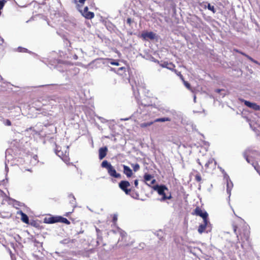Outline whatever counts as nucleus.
Here are the masks:
<instances>
[{"label":"nucleus","mask_w":260,"mask_h":260,"mask_svg":"<svg viewBox=\"0 0 260 260\" xmlns=\"http://www.w3.org/2000/svg\"><path fill=\"white\" fill-rule=\"evenodd\" d=\"M232 228L234 233L237 235L238 240L241 243V247L246 249L250 246V231L246 226H241L237 222H233Z\"/></svg>","instance_id":"1"},{"label":"nucleus","mask_w":260,"mask_h":260,"mask_svg":"<svg viewBox=\"0 0 260 260\" xmlns=\"http://www.w3.org/2000/svg\"><path fill=\"white\" fill-rule=\"evenodd\" d=\"M55 153L66 164L68 165L70 164L69 147L63 146L62 147L57 146L55 149Z\"/></svg>","instance_id":"2"},{"label":"nucleus","mask_w":260,"mask_h":260,"mask_svg":"<svg viewBox=\"0 0 260 260\" xmlns=\"http://www.w3.org/2000/svg\"><path fill=\"white\" fill-rule=\"evenodd\" d=\"M154 189L157 191L158 194L161 196L162 197L160 199L161 202H164L167 199H171L172 198L171 193L170 192L169 195H167L165 193L166 190H168V187L165 185H156L153 187Z\"/></svg>","instance_id":"3"},{"label":"nucleus","mask_w":260,"mask_h":260,"mask_svg":"<svg viewBox=\"0 0 260 260\" xmlns=\"http://www.w3.org/2000/svg\"><path fill=\"white\" fill-rule=\"evenodd\" d=\"M140 37L145 41L150 40L158 41L159 39V36L152 31H143L141 34Z\"/></svg>","instance_id":"4"},{"label":"nucleus","mask_w":260,"mask_h":260,"mask_svg":"<svg viewBox=\"0 0 260 260\" xmlns=\"http://www.w3.org/2000/svg\"><path fill=\"white\" fill-rule=\"evenodd\" d=\"M92 63L95 64V65H109V64L111 65H119L118 62L113 61L111 59L102 58L94 60L92 61Z\"/></svg>","instance_id":"5"},{"label":"nucleus","mask_w":260,"mask_h":260,"mask_svg":"<svg viewBox=\"0 0 260 260\" xmlns=\"http://www.w3.org/2000/svg\"><path fill=\"white\" fill-rule=\"evenodd\" d=\"M130 186V183L128 181L122 180L119 183V188L123 191L126 194L130 193L131 188H128Z\"/></svg>","instance_id":"6"},{"label":"nucleus","mask_w":260,"mask_h":260,"mask_svg":"<svg viewBox=\"0 0 260 260\" xmlns=\"http://www.w3.org/2000/svg\"><path fill=\"white\" fill-rule=\"evenodd\" d=\"M79 12L83 17L87 19H91L94 16L93 12L88 11V8L87 6L85 7L83 10H79Z\"/></svg>","instance_id":"7"},{"label":"nucleus","mask_w":260,"mask_h":260,"mask_svg":"<svg viewBox=\"0 0 260 260\" xmlns=\"http://www.w3.org/2000/svg\"><path fill=\"white\" fill-rule=\"evenodd\" d=\"M192 215L199 216L202 217L203 219L208 218V213L206 212H203L199 207H197L192 213Z\"/></svg>","instance_id":"8"},{"label":"nucleus","mask_w":260,"mask_h":260,"mask_svg":"<svg viewBox=\"0 0 260 260\" xmlns=\"http://www.w3.org/2000/svg\"><path fill=\"white\" fill-rule=\"evenodd\" d=\"M200 6L204 9H208L209 10L212 11L214 14L216 12V9L215 8L214 6L213 5H211L207 2H203L200 4Z\"/></svg>","instance_id":"9"},{"label":"nucleus","mask_w":260,"mask_h":260,"mask_svg":"<svg viewBox=\"0 0 260 260\" xmlns=\"http://www.w3.org/2000/svg\"><path fill=\"white\" fill-rule=\"evenodd\" d=\"M144 178L146 183L149 186L154 184L156 182L155 179H153L152 176L150 174H145Z\"/></svg>","instance_id":"10"},{"label":"nucleus","mask_w":260,"mask_h":260,"mask_svg":"<svg viewBox=\"0 0 260 260\" xmlns=\"http://www.w3.org/2000/svg\"><path fill=\"white\" fill-rule=\"evenodd\" d=\"M216 162L213 158H210L205 164V167L207 169L213 170L215 168Z\"/></svg>","instance_id":"11"},{"label":"nucleus","mask_w":260,"mask_h":260,"mask_svg":"<svg viewBox=\"0 0 260 260\" xmlns=\"http://www.w3.org/2000/svg\"><path fill=\"white\" fill-rule=\"evenodd\" d=\"M208 223V218H205V219H203V223L200 224L198 228V232L200 234H202L203 232H205V231L207 228Z\"/></svg>","instance_id":"12"},{"label":"nucleus","mask_w":260,"mask_h":260,"mask_svg":"<svg viewBox=\"0 0 260 260\" xmlns=\"http://www.w3.org/2000/svg\"><path fill=\"white\" fill-rule=\"evenodd\" d=\"M107 171L108 174L112 177H113L116 178H118L120 177V174L119 173H117L115 169L112 166H111Z\"/></svg>","instance_id":"13"},{"label":"nucleus","mask_w":260,"mask_h":260,"mask_svg":"<svg viewBox=\"0 0 260 260\" xmlns=\"http://www.w3.org/2000/svg\"><path fill=\"white\" fill-rule=\"evenodd\" d=\"M108 148L107 147H103L100 148L99 150V157L100 159H103L107 155Z\"/></svg>","instance_id":"14"},{"label":"nucleus","mask_w":260,"mask_h":260,"mask_svg":"<svg viewBox=\"0 0 260 260\" xmlns=\"http://www.w3.org/2000/svg\"><path fill=\"white\" fill-rule=\"evenodd\" d=\"M59 216H51L45 218V222L47 223H54L59 222Z\"/></svg>","instance_id":"15"},{"label":"nucleus","mask_w":260,"mask_h":260,"mask_svg":"<svg viewBox=\"0 0 260 260\" xmlns=\"http://www.w3.org/2000/svg\"><path fill=\"white\" fill-rule=\"evenodd\" d=\"M17 214L20 215L21 220L23 222L26 224L29 223L28 217L25 213L23 212L22 211H19V212H18Z\"/></svg>","instance_id":"16"},{"label":"nucleus","mask_w":260,"mask_h":260,"mask_svg":"<svg viewBox=\"0 0 260 260\" xmlns=\"http://www.w3.org/2000/svg\"><path fill=\"white\" fill-rule=\"evenodd\" d=\"M123 173L127 177H131L133 175L132 170L129 167L125 165H123Z\"/></svg>","instance_id":"17"},{"label":"nucleus","mask_w":260,"mask_h":260,"mask_svg":"<svg viewBox=\"0 0 260 260\" xmlns=\"http://www.w3.org/2000/svg\"><path fill=\"white\" fill-rule=\"evenodd\" d=\"M191 24L193 27H194L196 28H198L199 27H200V25H199L198 21L201 22V19L200 18H199L198 17L196 16L194 19H193V18L191 19Z\"/></svg>","instance_id":"18"},{"label":"nucleus","mask_w":260,"mask_h":260,"mask_svg":"<svg viewBox=\"0 0 260 260\" xmlns=\"http://www.w3.org/2000/svg\"><path fill=\"white\" fill-rule=\"evenodd\" d=\"M128 195H129L132 198L135 199H139V194L138 191L135 190V189L131 188L130 193Z\"/></svg>","instance_id":"19"},{"label":"nucleus","mask_w":260,"mask_h":260,"mask_svg":"<svg viewBox=\"0 0 260 260\" xmlns=\"http://www.w3.org/2000/svg\"><path fill=\"white\" fill-rule=\"evenodd\" d=\"M17 50L19 52H25L34 55H36V53L31 52V51L28 50L27 49L25 48H23L22 47H18L17 49Z\"/></svg>","instance_id":"20"},{"label":"nucleus","mask_w":260,"mask_h":260,"mask_svg":"<svg viewBox=\"0 0 260 260\" xmlns=\"http://www.w3.org/2000/svg\"><path fill=\"white\" fill-rule=\"evenodd\" d=\"M127 71V68L125 66H122L119 68L117 71V73L120 75H126L125 73Z\"/></svg>","instance_id":"21"},{"label":"nucleus","mask_w":260,"mask_h":260,"mask_svg":"<svg viewBox=\"0 0 260 260\" xmlns=\"http://www.w3.org/2000/svg\"><path fill=\"white\" fill-rule=\"evenodd\" d=\"M178 76H179L180 78L183 80V83H184V84L185 85V86L189 90H191V86L190 85V84L187 82V81H185V80H184L183 79V76L181 75V73L180 72H179L177 74Z\"/></svg>","instance_id":"22"},{"label":"nucleus","mask_w":260,"mask_h":260,"mask_svg":"<svg viewBox=\"0 0 260 260\" xmlns=\"http://www.w3.org/2000/svg\"><path fill=\"white\" fill-rule=\"evenodd\" d=\"M236 51L238 52H239V53H241L242 55H244L248 59L250 60L252 62L257 64L258 65H260V63H259L256 60H254V59H253L252 58H251V57L248 56V55H246L244 53H242L240 51H239L238 50H236Z\"/></svg>","instance_id":"23"},{"label":"nucleus","mask_w":260,"mask_h":260,"mask_svg":"<svg viewBox=\"0 0 260 260\" xmlns=\"http://www.w3.org/2000/svg\"><path fill=\"white\" fill-rule=\"evenodd\" d=\"M105 26L107 29L110 31L114 30V28L115 27L111 22H106Z\"/></svg>","instance_id":"24"},{"label":"nucleus","mask_w":260,"mask_h":260,"mask_svg":"<svg viewBox=\"0 0 260 260\" xmlns=\"http://www.w3.org/2000/svg\"><path fill=\"white\" fill-rule=\"evenodd\" d=\"M171 120V118L169 117H163V118H159L156 119L154 122H165V121H170Z\"/></svg>","instance_id":"25"},{"label":"nucleus","mask_w":260,"mask_h":260,"mask_svg":"<svg viewBox=\"0 0 260 260\" xmlns=\"http://www.w3.org/2000/svg\"><path fill=\"white\" fill-rule=\"evenodd\" d=\"M154 123V121L144 122V123H141L140 124V126L141 128H145V127H148V126H149L152 125Z\"/></svg>","instance_id":"26"},{"label":"nucleus","mask_w":260,"mask_h":260,"mask_svg":"<svg viewBox=\"0 0 260 260\" xmlns=\"http://www.w3.org/2000/svg\"><path fill=\"white\" fill-rule=\"evenodd\" d=\"M101 166L103 168H105L108 170L112 165H111V164L108 162L107 160H104L102 162Z\"/></svg>","instance_id":"27"},{"label":"nucleus","mask_w":260,"mask_h":260,"mask_svg":"<svg viewBox=\"0 0 260 260\" xmlns=\"http://www.w3.org/2000/svg\"><path fill=\"white\" fill-rule=\"evenodd\" d=\"M59 222H62L66 223L68 225L70 224V222L66 218L59 216Z\"/></svg>","instance_id":"28"},{"label":"nucleus","mask_w":260,"mask_h":260,"mask_svg":"<svg viewBox=\"0 0 260 260\" xmlns=\"http://www.w3.org/2000/svg\"><path fill=\"white\" fill-rule=\"evenodd\" d=\"M250 108H252L254 110L258 111L260 110V106L257 105L256 103H253L250 107Z\"/></svg>","instance_id":"29"},{"label":"nucleus","mask_w":260,"mask_h":260,"mask_svg":"<svg viewBox=\"0 0 260 260\" xmlns=\"http://www.w3.org/2000/svg\"><path fill=\"white\" fill-rule=\"evenodd\" d=\"M195 180L197 182H200L202 180V177L199 174H197L195 175Z\"/></svg>","instance_id":"30"},{"label":"nucleus","mask_w":260,"mask_h":260,"mask_svg":"<svg viewBox=\"0 0 260 260\" xmlns=\"http://www.w3.org/2000/svg\"><path fill=\"white\" fill-rule=\"evenodd\" d=\"M133 168L134 171L135 172H136V171H137L138 170H139L140 166H139V165L138 164H136L135 165L133 166Z\"/></svg>","instance_id":"31"},{"label":"nucleus","mask_w":260,"mask_h":260,"mask_svg":"<svg viewBox=\"0 0 260 260\" xmlns=\"http://www.w3.org/2000/svg\"><path fill=\"white\" fill-rule=\"evenodd\" d=\"M252 103H251V102H249V101H244V104H245L246 106H247V107H249V108H250V107H251V106L252 105Z\"/></svg>","instance_id":"32"},{"label":"nucleus","mask_w":260,"mask_h":260,"mask_svg":"<svg viewBox=\"0 0 260 260\" xmlns=\"http://www.w3.org/2000/svg\"><path fill=\"white\" fill-rule=\"evenodd\" d=\"M38 16H39L41 19H43V20H46V21L48 20L47 17L45 16V15H44L38 14Z\"/></svg>","instance_id":"33"},{"label":"nucleus","mask_w":260,"mask_h":260,"mask_svg":"<svg viewBox=\"0 0 260 260\" xmlns=\"http://www.w3.org/2000/svg\"><path fill=\"white\" fill-rule=\"evenodd\" d=\"M133 22V20L131 18H128L126 20V23L131 25V23Z\"/></svg>","instance_id":"34"},{"label":"nucleus","mask_w":260,"mask_h":260,"mask_svg":"<svg viewBox=\"0 0 260 260\" xmlns=\"http://www.w3.org/2000/svg\"><path fill=\"white\" fill-rule=\"evenodd\" d=\"M5 124L6 125H8V126H10L12 124L11 121L9 119L6 120Z\"/></svg>","instance_id":"35"},{"label":"nucleus","mask_w":260,"mask_h":260,"mask_svg":"<svg viewBox=\"0 0 260 260\" xmlns=\"http://www.w3.org/2000/svg\"><path fill=\"white\" fill-rule=\"evenodd\" d=\"M134 185L136 188H138V180L136 179L134 181Z\"/></svg>","instance_id":"36"},{"label":"nucleus","mask_w":260,"mask_h":260,"mask_svg":"<svg viewBox=\"0 0 260 260\" xmlns=\"http://www.w3.org/2000/svg\"><path fill=\"white\" fill-rule=\"evenodd\" d=\"M227 191H228V193L229 194H231V189H230V187L229 186V183L227 184Z\"/></svg>","instance_id":"37"},{"label":"nucleus","mask_w":260,"mask_h":260,"mask_svg":"<svg viewBox=\"0 0 260 260\" xmlns=\"http://www.w3.org/2000/svg\"><path fill=\"white\" fill-rule=\"evenodd\" d=\"M117 220V217L116 215H114L113 217V219H112V221L114 223H115Z\"/></svg>","instance_id":"38"},{"label":"nucleus","mask_w":260,"mask_h":260,"mask_svg":"<svg viewBox=\"0 0 260 260\" xmlns=\"http://www.w3.org/2000/svg\"><path fill=\"white\" fill-rule=\"evenodd\" d=\"M81 7H82V5H81V6H80L79 4H77L76 5V7H77V9H78L79 11V10H81L80 8Z\"/></svg>","instance_id":"39"},{"label":"nucleus","mask_w":260,"mask_h":260,"mask_svg":"<svg viewBox=\"0 0 260 260\" xmlns=\"http://www.w3.org/2000/svg\"><path fill=\"white\" fill-rule=\"evenodd\" d=\"M86 0H79V2L82 5L84 4Z\"/></svg>","instance_id":"40"},{"label":"nucleus","mask_w":260,"mask_h":260,"mask_svg":"<svg viewBox=\"0 0 260 260\" xmlns=\"http://www.w3.org/2000/svg\"><path fill=\"white\" fill-rule=\"evenodd\" d=\"M4 194L5 193L3 192V191H2V190L0 189V197H3Z\"/></svg>","instance_id":"41"},{"label":"nucleus","mask_w":260,"mask_h":260,"mask_svg":"<svg viewBox=\"0 0 260 260\" xmlns=\"http://www.w3.org/2000/svg\"><path fill=\"white\" fill-rule=\"evenodd\" d=\"M73 3L77 5L78 4V1L77 0H74L73 1Z\"/></svg>","instance_id":"42"},{"label":"nucleus","mask_w":260,"mask_h":260,"mask_svg":"<svg viewBox=\"0 0 260 260\" xmlns=\"http://www.w3.org/2000/svg\"><path fill=\"white\" fill-rule=\"evenodd\" d=\"M197 161H198V164H199L200 166H202V164L201 163V162L200 161V160H199V159H198Z\"/></svg>","instance_id":"43"},{"label":"nucleus","mask_w":260,"mask_h":260,"mask_svg":"<svg viewBox=\"0 0 260 260\" xmlns=\"http://www.w3.org/2000/svg\"><path fill=\"white\" fill-rule=\"evenodd\" d=\"M246 160H247L248 162H249V160H248V157H247V158H246Z\"/></svg>","instance_id":"44"},{"label":"nucleus","mask_w":260,"mask_h":260,"mask_svg":"<svg viewBox=\"0 0 260 260\" xmlns=\"http://www.w3.org/2000/svg\"><path fill=\"white\" fill-rule=\"evenodd\" d=\"M217 91L218 92H220V90H219V89H218Z\"/></svg>","instance_id":"45"},{"label":"nucleus","mask_w":260,"mask_h":260,"mask_svg":"<svg viewBox=\"0 0 260 260\" xmlns=\"http://www.w3.org/2000/svg\"><path fill=\"white\" fill-rule=\"evenodd\" d=\"M170 64H171V65H172V66H174V64H173L172 63H170Z\"/></svg>","instance_id":"46"},{"label":"nucleus","mask_w":260,"mask_h":260,"mask_svg":"<svg viewBox=\"0 0 260 260\" xmlns=\"http://www.w3.org/2000/svg\"><path fill=\"white\" fill-rule=\"evenodd\" d=\"M91 63H89L88 65V66H90V65H91Z\"/></svg>","instance_id":"47"},{"label":"nucleus","mask_w":260,"mask_h":260,"mask_svg":"<svg viewBox=\"0 0 260 260\" xmlns=\"http://www.w3.org/2000/svg\"><path fill=\"white\" fill-rule=\"evenodd\" d=\"M162 67H167V66H162Z\"/></svg>","instance_id":"48"}]
</instances>
